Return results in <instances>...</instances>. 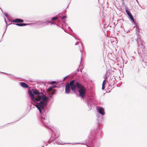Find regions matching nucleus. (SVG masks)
<instances>
[{
  "instance_id": "1",
  "label": "nucleus",
  "mask_w": 147,
  "mask_h": 147,
  "mask_svg": "<svg viewBox=\"0 0 147 147\" xmlns=\"http://www.w3.org/2000/svg\"><path fill=\"white\" fill-rule=\"evenodd\" d=\"M28 91L30 97L36 103L33 104V105L37 108L40 113H41V109L44 110L45 107L47 106L49 98L42 93H40L35 89L31 90L28 89Z\"/></svg>"
},
{
  "instance_id": "2",
  "label": "nucleus",
  "mask_w": 147,
  "mask_h": 147,
  "mask_svg": "<svg viewBox=\"0 0 147 147\" xmlns=\"http://www.w3.org/2000/svg\"><path fill=\"white\" fill-rule=\"evenodd\" d=\"M97 121H98L97 128L91 131L90 135L86 140V145L87 147L97 146L100 143V137L102 134V132L99 127L100 122L98 120H97Z\"/></svg>"
},
{
  "instance_id": "3",
  "label": "nucleus",
  "mask_w": 147,
  "mask_h": 147,
  "mask_svg": "<svg viewBox=\"0 0 147 147\" xmlns=\"http://www.w3.org/2000/svg\"><path fill=\"white\" fill-rule=\"evenodd\" d=\"M81 83H67L65 87V93L69 94L71 92L70 89L74 92H78L79 95L83 99L85 96L86 89Z\"/></svg>"
},
{
  "instance_id": "4",
  "label": "nucleus",
  "mask_w": 147,
  "mask_h": 147,
  "mask_svg": "<svg viewBox=\"0 0 147 147\" xmlns=\"http://www.w3.org/2000/svg\"><path fill=\"white\" fill-rule=\"evenodd\" d=\"M42 114V113L40 114V115ZM41 121L43 124L47 128L49 129L51 131L52 136L50 140H48L47 143H50L51 142L56 140L59 137V134L57 132V131H56L52 129L48 125V123L49 122L48 120H46L45 117H43L41 115Z\"/></svg>"
},
{
  "instance_id": "5",
  "label": "nucleus",
  "mask_w": 147,
  "mask_h": 147,
  "mask_svg": "<svg viewBox=\"0 0 147 147\" xmlns=\"http://www.w3.org/2000/svg\"><path fill=\"white\" fill-rule=\"evenodd\" d=\"M47 84H50L51 86H49L48 90L49 91H51L53 88H60L61 84H59V83H47Z\"/></svg>"
},
{
  "instance_id": "6",
  "label": "nucleus",
  "mask_w": 147,
  "mask_h": 147,
  "mask_svg": "<svg viewBox=\"0 0 147 147\" xmlns=\"http://www.w3.org/2000/svg\"><path fill=\"white\" fill-rule=\"evenodd\" d=\"M108 88L109 89H110V88H113L115 87V86H116V87H122L123 86L122 85V83L121 84H120L121 83H118L117 84V83H110L109 85V83H108Z\"/></svg>"
},
{
  "instance_id": "7",
  "label": "nucleus",
  "mask_w": 147,
  "mask_h": 147,
  "mask_svg": "<svg viewBox=\"0 0 147 147\" xmlns=\"http://www.w3.org/2000/svg\"><path fill=\"white\" fill-rule=\"evenodd\" d=\"M137 41L138 46L139 47V45H141L142 49H144L145 47V44L144 42L142 40L138 38Z\"/></svg>"
},
{
  "instance_id": "8",
  "label": "nucleus",
  "mask_w": 147,
  "mask_h": 147,
  "mask_svg": "<svg viewBox=\"0 0 147 147\" xmlns=\"http://www.w3.org/2000/svg\"><path fill=\"white\" fill-rule=\"evenodd\" d=\"M86 102L87 104V105L89 108H90V107L91 108H92V105L91 98L88 97L87 98H86Z\"/></svg>"
},
{
  "instance_id": "9",
  "label": "nucleus",
  "mask_w": 147,
  "mask_h": 147,
  "mask_svg": "<svg viewBox=\"0 0 147 147\" xmlns=\"http://www.w3.org/2000/svg\"><path fill=\"white\" fill-rule=\"evenodd\" d=\"M97 110L98 112L102 116L104 115L105 114L104 111V108L102 107H99L97 108Z\"/></svg>"
},
{
  "instance_id": "10",
  "label": "nucleus",
  "mask_w": 147,
  "mask_h": 147,
  "mask_svg": "<svg viewBox=\"0 0 147 147\" xmlns=\"http://www.w3.org/2000/svg\"><path fill=\"white\" fill-rule=\"evenodd\" d=\"M82 82V81L80 79V77H77L75 78L74 79L71 80L69 82H67L66 83H80Z\"/></svg>"
},
{
  "instance_id": "11",
  "label": "nucleus",
  "mask_w": 147,
  "mask_h": 147,
  "mask_svg": "<svg viewBox=\"0 0 147 147\" xmlns=\"http://www.w3.org/2000/svg\"><path fill=\"white\" fill-rule=\"evenodd\" d=\"M73 77V76H70V75H68L67 76L65 77H64L63 80H61V81H59V82H64L65 80L67 79H69V80H70Z\"/></svg>"
},
{
  "instance_id": "12",
  "label": "nucleus",
  "mask_w": 147,
  "mask_h": 147,
  "mask_svg": "<svg viewBox=\"0 0 147 147\" xmlns=\"http://www.w3.org/2000/svg\"><path fill=\"white\" fill-rule=\"evenodd\" d=\"M12 22L14 23H21L23 22V20L19 18H17L12 21Z\"/></svg>"
},
{
  "instance_id": "13",
  "label": "nucleus",
  "mask_w": 147,
  "mask_h": 147,
  "mask_svg": "<svg viewBox=\"0 0 147 147\" xmlns=\"http://www.w3.org/2000/svg\"><path fill=\"white\" fill-rule=\"evenodd\" d=\"M35 24L37 25H40L42 26L45 25L44 20L37 21Z\"/></svg>"
},
{
  "instance_id": "14",
  "label": "nucleus",
  "mask_w": 147,
  "mask_h": 147,
  "mask_svg": "<svg viewBox=\"0 0 147 147\" xmlns=\"http://www.w3.org/2000/svg\"><path fill=\"white\" fill-rule=\"evenodd\" d=\"M110 74V73L107 72L106 73L105 76H104V78L105 79L103 80L102 83H105L106 79L109 76Z\"/></svg>"
},
{
  "instance_id": "15",
  "label": "nucleus",
  "mask_w": 147,
  "mask_h": 147,
  "mask_svg": "<svg viewBox=\"0 0 147 147\" xmlns=\"http://www.w3.org/2000/svg\"><path fill=\"white\" fill-rule=\"evenodd\" d=\"M15 25H16L17 26H26V25L30 24H25V23H16L14 24Z\"/></svg>"
},
{
  "instance_id": "16",
  "label": "nucleus",
  "mask_w": 147,
  "mask_h": 147,
  "mask_svg": "<svg viewBox=\"0 0 147 147\" xmlns=\"http://www.w3.org/2000/svg\"><path fill=\"white\" fill-rule=\"evenodd\" d=\"M21 86L24 88H28L29 89V87L26 84V83H20Z\"/></svg>"
},
{
  "instance_id": "17",
  "label": "nucleus",
  "mask_w": 147,
  "mask_h": 147,
  "mask_svg": "<svg viewBox=\"0 0 147 147\" xmlns=\"http://www.w3.org/2000/svg\"><path fill=\"white\" fill-rule=\"evenodd\" d=\"M45 25H47L49 24V23L50 24L51 19H49L48 20H45Z\"/></svg>"
},
{
  "instance_id": "18",
  "label": "nucleus",
  "mask_w": 147,
  "mask_h": 147,
  "mask_svg": "<svg viewBox=\"0 0 147 147\" xmlns=\"http://www.w3.org/2000/svg\"><path fill=\"white\" fill-rule=\"evenodd\" d=\"M55 143L57 144H63L62 142L59 139H58L56 142H53V144H55Z\"/></svg>"
},
{
  "instance_id": "19",
  "label": "nucleus",
  "mask_w": 147,
  "mask_h": 147,
  "mask_svg": "<svg viewBox=\"0 0 147 147\" xmlns=\"http://www.w3.org/2000/svg\"><path fill=\"white\" fill-rule=\"evenodd\" d=\"M129 17L130 18V20H131V21H132L134 22V23L136 25V22L135 21L134 18L132 16V15H130Z\"/></svg>"
},
{
  "instance_id": "20",
  "label": "nucleus",
  "mask_w": 147,
  "mask_h": 147,
  "mask_svg": "<svg viewBox=\"0 0 147 147\" xmlns=\"http://www.w3.org/2000/svg\"><path fill=\"white\" fill-rule=\"evenodd\" d=\"M127 14V15L128 16H130V15H131L130 12L127 9H126L125 10Z\"/></svg>"
},
{
  "instance_id": "21",
  "label": "nucleus",
  "mask_w": 147,
  "mask_h": 147,
  "mask_svg": "<svg viewBox=\"0 0 147 147\" xmlns=\"http://www.w3.org/2000/svg\"><path fill=\"white\" fill-rule=\"evenodd\" d=\"M106 83H102V89L103 90L105 88V86Z\"/></svg>"
},
{
  "instance_id": "22",
  "label": "nucleus",
  "mask_w": 147,
  "mask_h": 147,
  "mask_svg": "<svg viewBox=\"0 0 147 147\" xmlns=\"http://www.w3.org/2000/svg\"><path fill=\"white\" fill-rule=\"evenodd\" d=\"M136 32H140V29L137 26L136 27Z\"/></svg>"
},
{
  "instance_id": "23",
  "label": "nucleus",
  "mask_w": 147,
  "mask_h": 147,
  "mask_svg": "<svg viewBox=\"0 0 147 147\" xmlns=\"http://www.w3.org/2000/svg\"><path fill=\"white\" fill-rule=\"evenodd\" d=\"M51 25L52 24H56V23L55 22L53 21H51L50 23Z\"/></svg>"
},
{
  "instance_id": "24",
  "label": "nucleus",
  "mask_w": 147,
  "mask_h": 147,
  "mask_svg": "<svg viewBox=\"0 0 147 147\" xmlns=\"http://www.w3.org/2000/svg\"><path fill=\"white\" fill-rule=\"evenodd\" d=\"M80 51L81 52V60L82 57H83V55L82 52L80 50Z\"/></svg>"
},
{
  "instance_id": "25",
  "label": "nucleus",
  "mask_w": 147,
  "mask_h": 147,
  "mask_svg": "<svg viewBox=\"0 0 147 147\" xmlns=\"http://www.w3.org/2000/svg\"><path fill=\"white\" fill-rule=\"evenodd\" d=\"M28 82H37V83H41L40 82H38L37 81H32L30 80H28Z\"/></svg>"
},
{
  "instance_id": "26",
  "label": "nucleus",
  "mask_w": 147,
  "mask_h": 147,
  "mask_svg": "<svg viewBox=\"0 0 147 147\" xmlns=\"http://www.w3.org/2000/svg\"><path fill=\"white\" fill-rule=\"evenodd\" d=\"M4 15L7 17V18L8 17V14L7 13L5 12L4 13Z\"/></svg>"
},
{
  "instance_id": "27",
  "label": "nucleus",
  "mask_w": 147,
  "mask_h": 147,
  "mask_svg": "<svg viewBox=\"0 0 147 147\" xmlns=\"http://www.w3.org/2000/svg\"><path fill=\"white\" fill-rule=\"evenodd\" d=\"M57 18H58L57 17H54V18H53L51 19V20H52L53 21V20H55L56 19H57Z\"/></svg>"
},
{
  "instance_id": "28",
  "label": "nucleus",
  "mask_w": 147,
  "mask_h": 147,
  "mask_svg": "<svg viewBox=\"0 0 147 147\" xmlns=\"http://www.w3.org/2000/svg\"><path fill=\"white\" fill-rule=\"evenodd\" d=\"M66 18V16H63L61 17L62 19H64Z\"/></svg>"
},
{
  "instance_id": "29",
  "label": "nucleus",
  "mask_w": 147,
  "mask_h": 147,
  "mask_svg": "<svg viewBox=\"0 0 147 147\" xmlns=\"http://www.w3.org/2000/svg\"><path fill=\"white\" fill-rule=\"evenodd\" d=\"M48 83H59L58 82H56L55 81H52L51 82H48Z\"/></svg>"
},
{
  "instance_id": "30",
  "label": "nucleus",
  "mask_w": 147,
  "mask_h": 147,
  "mask_svg": "<svg viewBox=\"0 0 147 147\" xmlns=\"http://www.w3.org/2000/svg\"><path fill=\"white\" fill-rule=\"evenodd\" d=\"M68 29L70 31V30H71V31H72V30L70 28V27L68 26Z\"/></svg>"
},
{
  "instance_id": "31",
  "label": "nucleus",
  "mask_w": 147,
  "mask_h": 147,
  "mask_svg": "<svg viewBox=\"0 0 147 147\" xmlns=\"http://www.w3.org/2000/svg\"><path fill=\"white\" fill-rule=\"evenodd\" d=\"M79 44V42H77L75 44V45H77Z\"/></svg>"
},
{
  "instance_id": "32",
  "label": "nucleus",
  "mask_w": 147,
  "mask_h": 147,
  "mask_svg": "<svg viewBox=\"0 0 147 147\" xmlns=\"http://www.w3.org/2000/svg\"><path fill=\"white\" fill-rule=\"evenodd\" d=\"M7 26H6V29H7ZM6 29L5 30V32H4V33L3 34V36H2V37H3V36H4V34L5 33V31H6Z\"/></svg>"
},
{
  "instance_id": "33",
  "label": "nucleus",
  "mask_w": 147,
  "mask_h": 147,
  "mask_svg": "<svg viewBox=\"0 0 147 147\" xmlns=\"http://www.w3.org/2000/svg\"><path fill=\"white\" fill-rule=\"evenodd\" d=\"M53 94H55V92H52Z\"/></svg>"
},
{
  "instance_id": "34",
  "label": "nucleus",
  "mask_w": 147,
  "mask_h": 147,
  "mask_svg": "<svg viewBox=\"0 0 147 147\" xmlns=\"http://www.w3.org/2000/svg\"><path fill=\"white\" fill-rule=\"evenodd\" d=\"M80 143H74V144H80Z\"/></svg>"
},
{
  "instance_id": "35",
  "label": "nucleus",
  "mask_w": 147,
  "mask_h": 147,
  "mask_svg": "<svg viewBox=\"0 0 147 147\" xmlns=\"http://www.w3.org/2000/svg\"><path fill=\"white\" fill-rule=\"evenodd\" d=\"M50 97L51 98H53V96L52 95H50Z\"/></svg>"
},
{
  "instance_id": "36",
  "label": "nucleus",
  "mask_w": 147,
  "mask_h": 147,
  "mask_svg": "<svg viewBox=\"0 0 147 147\" xmlns=\"http://www.w3.org/2000/svg\"><path fill=\"white\" fill-rule=\"evenodd\" d=\"M136 0V1H137V3L139 4V2H138V0Z\"/></svg>"
},
{
  "instance_id": "37",
  "label": "nucleus",
  "mask_w": 147,
  "mask_h": 147,
  "mask_svg": "<svg viewBox=\"0 0 147 147\" xmlns=\"http://www.w3.org/2000/svg\"><path fill=\"white\" fill-rule=\"evenodd\" d=\"M5 23L7 24V22H6V20H5Z\"/></svg>"
},
{
  "instance_id": "38",
  "label": "nucleus",
  "mask_w": 147,
  "mask_h": 147,
  "mask_svg": "<svg viewBox=\"0 0 147 147\" xmlns=\"http://www.w3.org/2000/svg\"><path fill=\"white\" fill-rule=\"evenodd\" d=\"M63 84V83H60V84H61V85H63V84ZM61 87V86H60V87Z\"/></svg>"
},
{
  "instance_id": "39",
  "label": "nucleus",
  "mask_w": 147,
  "mask_h": 147,
  "mask_svg": "<svg viewBox=\"0 0 147 147\" xmlns=\"http://www.w3.org/2000/svg\"><path fill=\"white\" fill-rule=\"evenodd\" d=\"M80 144H85V143H80Z\"/></svg>"
},
{
  "instance_id": "40",
  "label": "nucleus",
  "mask_w": 147,
  "mask_h": 147,
  "mask_svg": "<svg viewBox=\"0 0 147 147\" xmlns=\"http://www.w3.org/2000/svg\"><path fill=\"white\" fill-rule=\"evenodd\" d=\"M19 83H24V82H19Z\"/></svg>"
},
{
  "instance_id": "41",
  "label": "nucleus",
  "mask_w": 147,
  "mask_h": 147,
  "mask_svg": "<svg viewBox=\"0 0 147 147\" xmlns=\"http://www.w3.org/2000/svg\"><path fill=\"white\" fill-rule=\"evenodd\" d=\"M77 71L78 72L79 71V69H78L77 70Z\"/></svg>"
},
{
  "instance_id": "42",
  "label": "nucleus",
  "mask_w": 147,
  "mask_h": 147,
  "mask_svg": "<svg viewBox=\"0 0 147 147\" xmlns=\"http://www.w3.org/2000/svg\"><path fill=\"white\" fill-rule=\"evenodd\" d=\"M73 37H74L76 39V38L74 37V36H72Z\"/></svg>"
},
{
  "instance_id": "43",
  "label": "nucleus",
  "mask_w": 147,
  "mask_h": 147,
  "mask_svg": "<svg viewBox=\"0 0 147 147\" xmlns=\"http://www.w3.org/2000/svg\"><path fill=\"white\" fill-rule=\"evenodd\" d=\"M22 118V117H21V118H20V119H19L18 120H17V121H18V120H19L20 119H21V118Z\"/></svg>"
},
{
  "instance_id": "44",
  "label": "nucleus",
  "mask_w": 147,
  "mask_h": 147,
  "mask_svg": "<svg viewBox=\"0 0 147 147\" xmlns=\"http://www.w3.org/2000/svg\"><path fill=\"white\" fill-rule=\"evenodd\" d=\"M43 143H46V142H45V141H44L43 142Z\"/></svg>"
},
{
  "instance_id": "45",
  "label": "nucleus",
  "mask_w": 147,
  "mask_h": 147,
  "mask_svg": "<svg viewBox=\"0 0 147 147\" xmlns=\"http://www.w3.org/2000/svg\"><path fill=\"white\" fill-rule=\"evenodd\" d=\"M76 73H75L74 74H75V75H76Z\"/></svg>"
},
{
  "instance_id": "46",
  "label": "nucleus",
  "mask_w": 147,
  "mask_h": 147,
  "mask_svg": "<svg viewBox=\"0 0 147 147\" xmlns=\"http://www.w3.org/2000/svg\"><path fill=\"white\" fill-rule=\"evenodd\" d=\"M81 45L82 46V44L81 43Z\"/></svg>"
},
{
  "instance_id": "47",
  "label": "nucleus",
  "mask_w": 147,
  "mask_h": 147,
  "mask_svg": "<svg viewBox=\"0 0 147 147\" xmlns=\"http://www.w3.org/2000/svg\"><path fill=\"white\" fill-rule=\"evenodd\" d=\"M43 84H44V85H45V84H45V83H43ZM45 84L46 83H45Z\"/></svg>"
},
{
  "instance_id": "48",
  "label": "nucleus",
  "mask_w": 147,
  "mask_h": 147,
  "mask_svg": "<svg viewBox=\"0 0 147 147\" xmlns=\"http://www.w3.org/2000/svg\"><path fill=\"white\" fill-rule=\"evenodd\" d=\"M42 147H44V146H42Z\"/></svg>"
},
{
  "instance_id": "49",
  "label": "nucleus",
  "mask_w": 147,
  "mask_h": 147,
  "mask_svg": "<svg viewBox=\"0 0 147 147\" xmlns=\"http://www.w3.org/2000/svg\"><path fill=\"white\" fill-rule=\"evenodd\" d=\"M47 144L46 145V146H47Z\"/></svg>"
}]
</instances>
